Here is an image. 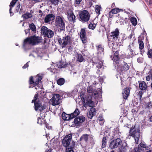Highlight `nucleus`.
<instances>
[{"label": "nucleus", "instance_id": "1", "mask_svg": "<svg viewBox=\"0 0 152 152\" xmlns=\"http://www.w3.org/2000/svg\"><path fill=\"white\" fill-rule=\"evenodd\" d=\"M42 42V40L40 37L32 36L30 37L27 38L24 40L23 46L25 47L29 44L34 45Z\"/></svg>", "mask_w": 152, "mask_h": 152}, {"label": "nucleus", "instance_id": "2", "mask_svg": "<svg viewBox=\"0 0 152 152\" xmlns=\"http://www.w3.org/2000/svg\"><path fill=\"white\" fill-rule=\"evenodd\" d=\"M38 94H36L34 96V99L32 101V103L34 102L35 110L37 111H41L46 108L45 105H42L39 101L38 99L37 98Z\"/></svg>", "mask_w": 152, "mask_h": 152}, {"label": "nucleus", "instance_id": "3", "mask_svg": "<svg viewBox=\"0 0 152 152\" xmlns=\"http://www.w3.org/2000/svg\"><path fill=\"white\" fill-rule=\"evenodd\" d=\"M55 23L56 26L61 31L64 30L65 28V20L63 17L59 16H56Z\"/></svg>", "mask_w": 152, "mask_h": 152}, {"label": "nucleus", "instance_id": "4", "mask_svg": "<svg viewBox=\"0 0 152 152\" xmlns=\"http://www.w3.org/2000/svg\"><path fill=\"white\" fill-rule=\"evenodd\" d=\"M42 78V77L40 75L38 74L36 76L33 77L31 76L29 79V87L33 88L37 85L41 81Z\"/></svg>", "mask_w": 152, "mask_h": 152}, {"label": "nucleus", "instance_id": "5", "mask_svg": "<svg viewBox=\"0 0 152 152\" xmlns=\"http://www.w3.org/2000/svg\"><path fill=\"white\" fill-rule=\"evenodd\" d=\"M140 130L135 127H132L129 132V135L134 137L136 144L138 143L139 138L140 136Z\"/></svg>", "mask_w": 152, "mask_h": 152}, {"label": "nucleus", "instance_id": "6", "mask_svg": "<svg viewBox=\"0 0 152 152\" xmlns=\"http://www.w3.org/2000/svg\"><path fill=\"white\" fill-rule=\"evenodd\" d=\"M100 90L98 89L96 90L94 86H89L87 88V92L88 93V96H93L92 98L96 99L98 96V93Z\"/></svg>", "mask_w": 152, "mask_h": 152}, {"label": "nucleus", "instance_id": "7", "mask_svg": "<svg viewBox=\"0 0 152 152\" xmlns=\"http://www.w3.org/2000/svg\"><path fill=\"white\" fill-rule=\"evenodd\" d=\"M82 100L83 106L85 108L87 107L88 104L90 107H92L94 106V102L92 101L93 99L91 96H88L86 97L85 98H83L82 99Z\"/></svg>", "mask_w": 152, "mask_h": 152}, {"label": "nucleus", "instance_id": "8", "mask_svg": "<svg viewBox=\"0 0 152 152\" xmlns=\"http://www.w3.org/2000/svg\"><path fill=\"white\" fill-rule=\"evenodd\" d=\"M41 33L45 37L48 38H51L54 35V33L53 31L48 28L46 26H43L41 29Z\"/></svg>", "mask_w": 152, "mask_h": 152}, {"label": "nucleus", "instance_id": "9", "mask_svg": "<svg viewBox=\"0 0 152 152\" xmlns=\"http://www.w3.org/2000/svg\"><path fill=\"white\" fill-rule=\"evenodd\" d=\"M79 15L80 18L83 21L87 22L89 20L90 15L87 10H84L81 11Z\"/></svg>", "mask_w": 152, "mask_h": 152}, {"label": "nucleus", "instance_id": "10", "mask_svg": "<svg viewBox=\"0 0 152 152\" xmlns=\"http://www.w3.org/2000/svg\"><path fill=\"white\" fill-rule=\"evenodd\" d=\"M70 37L68 36L63 37L62 38L58 39V42L60 45H62V47H65L69 42Z\"/></svg>", "mask_w": 152, "mask_h": 152}, {"label": "nucleus", "instance_id": "11", "mask_svg": "<svg viewBox=\"0 0 152 152\" xmlns=\"http://www.w3.org/2000/svg\"><path fill=\"white\" fill-rule=\"evenodd\" d=\"M150 145H147L144 142H141L138 145V148H134L135 151H139V152H142L145 150L148 149L150 148Z\"/></svg>", "mask_w": 152, "mask_h": 152}, {"label": "nucleus", "instance_id": "12", "mask_svg": "<svg viewBox=\"0 0 152 152\" xmlns=\"http://www.w3.org/2000/svg\"><path fill=\"white\" fill-rule=\"evenodd\" d=\"M121 142L122 141L121 139L118 138L111 142L110 145V147L111 149L117 148L121 145Z\"/></svg>", "mask_w": 152, "mask_h": 152}, {"label": "nucleus", "instance_id": "13", "mask_svg": "<svg viewBox=\"0 0 152 152\" xmlns=\"http://www.w3.org/2000/svg\"><path fill=\"white\" fill-rule=\"evenodd\" d=\"M50 102L53 105H56L59 104L60 95L58 94H54L50 100Z\"/></svg>", "mask_w": 152, "mask_h": 152}, {"label": "nucleus", "instance_id": "14", "mask_svg": "<svg viewBox=\"0 0 152 152\" xmlns=\"http://www.w3.org/2000/svg\"><path fill=\"white\" fill-rule=\"evenodd\" d=\"M85 120V117L83 116L77 117L74 119V123L76 127L80 126Z\"/></svg>", "mask_w": 152, "mask_h": 152}, {"label": "nucleus", "instance_id": "15", "mask_svg": "<svg viewBox=\"0 0 152 152\" xmlns=\"http://www.w3.org/2000/svg\"><path fill=\"white\" fill-rule=\"evenodd\" d=\"M80 38L83 44H85L87 42V38L85 30L84 29H82L80 33Z\"/></svg>", "mask_w": 152, "mask_h": 152}, {"label": "nucleus", "instance_id": "16", "mask_svg": "<svg viewBox=\"0 0 152 152\" xmlns=\"http://www.w3.org/2000/svg\"><path fill=\"white\" fill-rule=\"evenodd\" d=\"M119 34V31L117 28H116L114 31L111 33V37L113 39L117 40L118 38Z\"/></svg>", "mask_w": 152, "mask_h": 152}, {"label": "nucleus", "instance_id": "17", "mask_svg": "<svg viewBox=\"0 0 152 152\" xmlns=\"http://www.w3.org/2000/svg\"><path fill=\"white\" fill-rule=\"evenodd\" d=\"M55 15L53 14H49L47 15L45 18V22L46 23L50 22L51 20L54 19Z\"/></svg>", "mask_w": 152, "mask_h": 152}, {"label": "nucleus", "instance_id": "18", "mask_svg": "<svg viewBox=\"0 0 152 152\" xmlns=\"http://www.w3.org/2000/svg\"><path fill=\"white\" fill-rule=\"evenodd\" d=\"M123 64L117 65L119 69L121 71L126 70L129 69V67L127 63L123 62Z\"/></svg>", "mask_w": 152, "mask_h": 152}, {"label": "nucleus", "instance_id": "19", "mask_svg": "<svg viewBox=\"0 0 152 152\" xmlns=\"http://www.w3.org/2000/svg\"><path fill=\"white\" fill-rule=\"evenodd\" d=\"M130 90L128 88H126L124 89L122 92L123 98L126 99L129 95Z\"/></svg>", "mask_w": 152, "mask_h": 152}, {"label": "nucleus", "instance_id": "20", "mask_svg": "<svg viewBox=\"0 0 152 152\" xmlns=\"http://www.w3.org/2000/svg\"><path fill=\"white\" fill-rule=\"evenodd\" d=\"M68 18L69 21L72 22L75 21V16L74 14L72 12H68Z\"/></svg>", "mask_w": 152, "mask_h": 152}, {"label": "nucleus", "instance_id": "21", "mask_svg": "<svg viewBox=\"0 0 152 152\" xmlns=\"http://www.w3.org/2000/svg\"><path fill=\"white\" fill-rule=\"evenodd\" d=\"M95 109L93 107L91 108L90 110L88 113V117L90 118H91L96 114Z\"/></svg>", "mask_w": 152, "mask_h": 152}, {"label": "nucleus", "instance_id": "22", "mask_svg": "<svg viewBox=\"0 0 152 152\" xmlns=\"http://www.w3.org/2000/svg\"><path fill=\"white\" fill-rule=\"evenodd\" d=\"M121 11H122V10L121 9H119L118 8H115L113 9L109 13V16L110 18H111L113 14H117L119 12H120Z\"/></svg>", "mask_w": 152, "mask_h": 152}, {"label": "nucleus", "instance_id": "23", "mask_svg": "<svg viewBox=\"0 0 152 152\" xmlns=\"http://www.w3.org/2000/svg\"><path fill=\"white\" fill-rule=\"evenodd\" d=\"M139 87L140 89L142 90H145L147 88V85L144 81H138Z\"/></svg>", "mask_w": 152, "mask_h": 152}, {"label": "nucleus", "instance_id": "24", "mask_svg": "<svg viewBox=\"0 0 152 152\" xmlns=\"http://www.w3.org/2000/svg\"><path fill=\"white\" fill-rule=\"evenodd\" d=\"M62 119L64 120L68 121L72 119L70 114H67L65 113H62Z\"/></svg>", "mask_w": 152, "mask_h": 152}, {"label": "nucleus", "instance_id": "25", "mask_svg": "<svg viewBox=\"0 0 152 152\" xmlns=\"http://www.w3.org/2000/svg\"><path fill=\"white\" fill-rule=\"evenodd\" d=\"M79 110L77 109H76L73 113L70 114L71 118L72 119L73 118L77 116L79 114Z\"/></svg>", "mask_w": 152, "mask_h": 152}, {"label": "nucleus", "instance_id": "26", "mask_svg": "<svg viewBox=\"0 0 152 152\" xmlns=\"http://www.w3.org/2000/svg\"><path fill=\"white\" fill-rule=\"evenodd\" d=\"M146 80L149 81L152 80V69L150 70L149 73V75L146 77Z\"/></svg>", "mask_w": 152, "mask_h": 152}, {"label": "nucleus", "instance_id": "27", "mask_svg": "<svg viewBox=\"0 0 152 152\" xmlns=\"http://www.w3.org/2000/svg\"><path fill=\"white\" fill-rule=\"evenodd\" d=\"M130 21L133 25L135 26L137 24V21L136 18L132 17L130 19Z\"/></svg>", "mask_w": 152, "mask_h": 152}, {"label": "nucleus", "instance_id": "28", "mask_svg": "<svg viewBox=\"0 0 152 152\" xmlns=\"http://www.w3.org/2000/svg\"><path fill=\"white\" fill-rule=\"evenodd\" d=\"M76 58L78 61L82 62L84 60L83 56L81 54H77L76 56Z\"/></svg>", "mask_w": 152, "mask_h": 152}, {"label": "nucleus", "instance_id": "29", "mask_svg": "<svg viewBox=\"0 0 152 152\" xmlns=\"http://www.w3.org/2000/svg\"><path fill=\"white\" fill-rule=\"evenodd\" d=\"M32 17V14L30 13H27L22 15V17L25 19L30 18Z\"/></svg>", "mask_w": 152, "mask_h": 152}, {"label": "nucleus", "instance_id": "30", "mask_svg": "<svg viewBox=\"0 0 152 152\" xmlns=\"http://www.w3.org/2000/svg\"><path fill=\"white\" fill-rule=\"evenodd\" d=\"M72 139V134H69L68 135H66L64 139L70 142Z\"/></svg>", "mask_w": 152, "mask_h": 152}, {"label": "nucleus", "instance_id": "31", "mask_svg": "<svg viewBox=\"0 0 152 152\" xmlns=\"http://www.w3.org/2000/svg\"><path fill=\"white\" fill-rule=\"evenodd\" d=\"M120 58L119 57H113V61L115 62L117 65H118L120 63H121V61L119 60Z\"/></svg>", "mask_w": 152, "mask_h": 152}, {"label": "nucleus", "instance_id": "32", "mask_svg": "<svg viewBox=\"0 0 152 152\" xmlns=\"http://www.w3.org/2000/svg\"><path fill=\"white\" fill-rule=\"evenodd\" d=\"M29 27L30 29L34 32L35 33L36 31V28L35 25L33 23H32L29 25Z\"/></svg>", "mask_w": 152, "mask_h": 152}, {"label": "nucleus", "instance_id": "33", "mask_svg": "<svg viewBox=\"0 0 152 152\" xmlns=\"http://www.w3.org/2000/svg\"><path fill=\"white\" fill-rule=\"evenodd\" d=\"M88 138V135L87 134H85L83 135L80 139V141L83 140L85 141H86Z\"/></svg>", "mask_w": 152, "mask_h": 152}, {"label": "nucleus", "instance_id": "34", "mask_svg": "<svg viewBox=\"0 0 152 152\" xmlns=\"http://www.w3.org/2000/svg\"><path fill=\"white\" fill-rule=\"evenodd\" d=\"M64 82L65 80L63 78H60L57 81V84L59 85H62L64 83Z\"/></svg>", "mask_w": 152, "mask_h": 152}, {"label": "nucleus", "instance_id": "35", "mask_svg": "<svg viewBox=\"0 0 152 152\" xmlns=\"http://www.w3.org/2000/svg\"><path fill=\"white\" fill-rule=\"evenodd\" d=\"M106 143L107 138L106 137H104L103 138V139L102 140V148H104L106 147Z\"/></svg>", "mask_w": 152, "mask_h": 152}, {"label": "nucleus", "instance_id": "36", "mask_svg": "<svg viewBox=\"0 0 152 152\" xmlns=\"http://www.w3.org/2000/svg\"><path fill=\"white\" fill-rule=\"evenodd\" d=\"M101 7L100 6L96 5L95 6V11L97 14L99 15L100 14Z\"/></svg>", "mask_w": 152, "mask_h": 152}, {"label": "nucleus", "instance_id": "37", "mask_svg": "<svg viewBox=\"0 0 152 152\" xmlns=\"http://www.w3.org/2000/svg\"><path fill=\"white\" fill-rule=\"evenodd\" d=\"M63 145L66 147H68L69 145L70 142L63 139Z\"/></svg>", "mask_w": 152, "mask_h": 152}, {"label": "nucleus", "instance_id": "38", "mask_svg": "<svg viewBox=\"0 0 152 152\" xmlns=\"http://www.w3.org/2000/svg\"><path fill=\"white\" fill-rule=\"evenodd\" d=\"M96 26V24L94 23H91L88 25V27L89 29L94 30Z\"/></svg>", "mask_w": 152, "mask_h": 152}, {"label": "nucleus", "instance_id": "39", "mask_svg": "<svg viewBox=\"0 0 152 152\" xmlns=\"http://www.w3.org/2000/svg\"><path fill=\"white\" fill-rule=\"evenodd\" d=\"M97 49L100 53L102 52L104 50L103 47L100 45H99L97 46Z\"/></svg>", "mask_w": 152, "mask_h": 152}, {"label": "nucleus", "instance_id": "40", "mask_svg": "<svg viewBox=\"0 0 152 152\" xmlns=\"http://www.w3.org/2000/svg\"><path fill=\"white\" fill-rule=\"evenodd\" d=\"M139 49L140 50H142L144 48V43L142 41H139Z\"/></svg>", "mask_w": 152, "mask_h": 152}, {"label": "nucleus", "instance_id": "41", "mask_svg": "<svg viewBox=\"0 0 152 152\" xmlns=\"http://www.w3.org/2000/svg\"><path fill=\"white\" fill-rule=\"evenodd\" d=\"M103 61H99V62L96 66L97 68L99 69L102 67L103 65Z\"/></svg>", "mask_w": 152, "mask_h": 152}, {"label": "nucleus", "instance_id": "42", "mask_svg": "<svg viewBox=\"0 0 152 152\" xmlns=\"http://www.w3.org/2000/svg\"><path fill=\"white\" fill-rule=\"evenodd\" d=\"M44 122V120L39 117L38 118L37 123L40 125H42Z\"/></svg>", "mask_w": 152, "mask_h": 152}, {"label": "nucleus", "instance_id": "43", "mask_svg": "<svg viewBox=\"0 0 152 152\" xmlns=\"http://www.w3.org/2000/svg\"><path fill=\"white\" fill-rule=\"evenodd\" d=\"M58 65V67L60 68L65 67L66 66V65L63 64L61 62H60Z\"/></svg>", "mask_w": 152, "mask_h": 152}, {"label": "nucleus", "instance_id": "44", "mask_svg": "<svg viewBox=\"0 0 152 152\" xmlns=\"http://www.w3.org/2000/svg\"><path fill=\"white\" fill-rule=\"evenodd\" d=\"M148 56L149 58H152V50L150 49L148 51Z\"/></svg>", "mask_w": 152, "mask_h": 152}, {"label": "nucleus", "instance_id": "45", "mask_svg": "<svg viewBox=\"0 0 152 152\" xmlns=\"http://www.w3.org/2000/svg\"><path fill=\"white\" fill-rule=\"evenodd\" d=\"M50 1L52 4L56 5L59 2V0H50Z\"/></svg>", "mask_w": 152, "mask_h": 152}, {"label": "nucleus", "instance_id": "46", "mask_svg": "<svg viewBox=\"0 0 152 152\" xmlns=\"http://www.w3.org/2000/svg\"><path fill=\"white\" fill-rule=\"evenodd\" d=\"M137 61L139 63H141L143 61V58L142 57H139L137 59Z\"/></svg>", "mask_w": 152, "mask_h": 152}, {"label": "nucleus", "instance_id": "47", "mask_svg": "<svg viewBox=\"0 0 152 152\" xmlns=\"http://www.w3.org/2000/svg\"><path fill=\"white\" fill-rule=\"evenodd\" d=\"M66 152H74V151L72 148H67L66 149Z\"/></svg>", "mask_w": 152, "mask_h": 152}, {"label": "nucleus", "instance_id": "48", "mask_svg": "<svg viewBox=\"0 0 152 152\" xmlns=\"http://www.w3.org/2000/svg\"><path fill=\"white\" fill-rule=\"evenodd\" d=\"M20 7V3H18L17 6L16 7V12H18L19 10Z\"/></svg>", "mask_w": 152, "mask_h": 152}, {"label": "nucleus", "instance_id": "49", "mask_svg": "<svg viewBox=\"0 0 152 152\" xmlns=\"http://www.w3.org/2000/svg\"><path fill=\"white\" fill-rule=\"evenodd\" d=\"M113 57H119V52L118 51H116L114 54Z\"/></svg>", "mask_w": 152, "mask_h": 152}, {"label": "nucleus", "instance_id": "50", "mask_svg": "<svg viewBox=\"0 0 152 152\" xmlns=\"http://www.w3.org/2000/svg\"><path fill=\"white\" fill-rule=\"evenodd\" d=\"M103 117L102 115H99V120L100 121H103Z\"/></svg>", "mask_w": 152, "mask_h": 152}, {"label": "nucleus", "instance_id": "51", "mask_svg": "<svg viewBox=\"0 0 152 152\" xmlns=\"http://www.w3.org/2000/svg\"><path fill=\"white\" fill-rule=\"evenodd\" d=\"M148 107L149 108H151L152 107V104L151 102H149L148 104Z\"/></svg>", "mask_w": 152, "mask_h": 152}, {"label": "nucleus", "instance_id": "52", "mask_svg": "<svg viewBox=\"0 0 152 152\" xmlns=\"http://www.w3.org/2000/svg\"><path fill=\"white\" fill-rule=\"evenodd\" d=\"M133 43H132V44L131 45H129V49H130V51L131 52H132L133 51V50H132V49L131 48V47H133Z\"/></svg>", "mask_w": 152, "mask_h": 152}, {"label": "nucleus", "instance_id": "53", "mask_svg": "<svg viewBox=\"0 0 152 152\" xmlns=\"http://www.w3.org/2000/svg\"><path fill=\"white\" fill-rule=\"evenodd\" d=\"M33 56L35 57H36L37 56H39V55L36 52H34Z\"/></svg>", "mask_w": 152, "mask_h": 152}, {"label": "nucleus", "instance_id": "54", "mask_svg": "<svg viewBox=\"0 0 152 152\" xmlns=\"http://www.w3.org/2000/svg\"><path fill=\"white\" fill-rule=\"evenodd\" d=\"M81 1L82 0H76L75 3L77 4H80Z\"/></svg>", "mask_w": 152, "mask_h": 152}, {"label": "nucleus", "instance_id": "55", "mask_svg": "<svg viewBox=\"0 0 152 152\" xmlns=\"http://www.w3.org/2000/svg\"><path fill=\"white\" fill-rule=\"evenodd\" d=\"M28 62H27L26 64H25L23 66L22 68L23 69H25L28 66Z\"/></svg>", "mask_w": 152, "mask_h": 152}, {"label": "nucleus", "instance_id": "56", "mask_svg": "<svg viewBox=\"0 0 152 152\" xmlns=\"http://www.w3.org/2000/svg\"><path fill=\"white\" fill-rule=\"evenodd\" d=\"M127 149H128V147H124L123 148V151H124L126 150ZM121 150H122L121 151L122 152L123 151V149H122Z\"/></svg>", "mask_w": 152, "mask_h": 152}, {"label": "nucleus", "instance_id": "57", "mask_svg": "<svg viewBox=\"0 0 152 152\" xmlns=\"http://www.w3.org/2000/svg\"><path fill=\"white\" fill-rule=\"evenodd\" d=\"M54 64L55 65V64H53V65H52V66L50 67V68H51V69H53V70L54 69V67H53V66H54Z\"/></svg>", "mask_w": 152, "mask_h": 152}, {"label": "nucleus", "instance_id": "58", "mask_svg": "<svg viewBox=\"0 0 152 152\" xmlns=\"http://www.w3.org/2000/svg\"><path fill=\"white\" fill-rule=\"evenodd\" d=\"M46 128L49 129H51V127L50 126H49L48 125L46 126Z\"/></svg>", "mask_w": 152, "mask_h": 152}, {"label": "nucleus", "instance_id": "59", "mask_svg": "<svg viewBox=\"0 0 152 152\" xmlns=\"http://www.w3.org/2000/svg\"><path fill=\"white\" fill-rule=\"evenodd\" d=\"M29 30L30 29H28L26 31L25 30V31L26 34H27Z\"/></svg>", "mask_w": 152, "mask_h": 152}, {"label": "nucleus", "instance_id": "60", "mask_svg": "<svg viewBox=\"0 0 152 152\" xmlns=\"http://www.w3.org/2000/svg\"><path fill=\"white\" fill-rule=\"evenodd\" d=\"M72 94H77V92L75 90V91H72Z\"/></svg>", "mask_w": 152, "mask_h": 152}, {"label": "nucleus", "instance_id": "61", "mask_svg": "<svg viewBox=\"0 0 152 152\" xmlns=\"http://www.w3.org/2000/svg\"><path fill=\"white\" fill-rule=\"evenodd\" d=\"M63 95H62V96L63 97H64V98L65 97V95L66 94L65 92H63Z\"/></svg>", "mask_w": 152, "mask_h": 152}, {"label": "nucleus", "instance_id": "62", "mask_svg": "<svg viewBox=\"0 0 152 152\" xmlns=\"http://www.w3.org/2000/svg\"><path fill=\"white\" fill-rule=\"evenodd\" d=\"M146 152H152V150H150L148 151H146Z\"/></svg>", "mask_w": 152, "mask_h": 152}, {"label": "nucleus", "instance_id": "63", "mask_svg": "<svg viewBox=\"0 0 152 152\" xmlns=\"http://www.w3.org/2000/svg\"><path fill=\"white\" fill-rule=\"evenodd\" d=\"M132 34H131L130 35V38H131L132 37Z\"/></svg>", "mask_w": 152, "mask_h": 152}, {"label": "nucleus", "instance_id": "64", "mask_svg": "<svg viewBox=\"0 0 152 152\" xmlns=\"http://www.w3.org/2000/svg\"><path fill=\"white\" fill-rule=\"evenodd\" d=\"M45 152H50V151H49L48 150L47 151H46Z\"/></svg>", "mask_w": 152, "mask_h": 152}]
</instances>
